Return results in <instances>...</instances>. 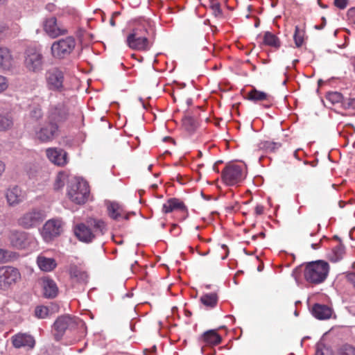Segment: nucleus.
I'll list each match as a JSON object with an SVG mask.
<instances>
[{
	"instance_id": "1",
	"label": "nucleus",
	"mask_w": 355,
	"mask_h": 355,
	"mask_svg": "<svg viewBox=\"0 0 355 355\" xmlns=\"http://www.w3.org/2000/svg\"><path fill=\"white\" fill-rule=\"evenodd\" d=\"M151 23L149 20L142 19L137 23L127 36L126 43L128 47L139 51H149L154 42L149 33Z\"/></svg>"
},
{
	"instance_id": "2",
	"label": "nucleus",
	"mask_w": 355,
	"mask_h": 355,
	"mask_svg": "<svg viewBox=\"0 0 355 355\" xmlns=\"http://www.w3.org/2000/svg\"><path fill=\"white\" fill-rule=\"evenodd\" d=\"M106 225L102 220L89 218L86 223H79L74 227V234L81 241L91 242L98 233L103 234Z\"/></svg>"
},
{
	"instance_id": "3",
	"label": "nucleus",
	"mask_w": 355,
	"mask_h": 355,
	"mask_svg": "<svg viewBox=\"0 0 355 355\" xmlns=\"http://www.w3.org/2000/svg\"><path fill=\"white\" fill-rule=\"evenodd\" d=\"M329 271V263L322 260H318L306 263L303 275L307 282L316 285L322 283L327 279Z\"/></svg>"
},
{
	"instance_id": "4",
	"label": "nucleus",
	"mask_w": 355,
	"mask_h": 355,
	"mask_svg": "<svg viewBox=\"0 0 355 355\" xmlns=\"http://www.w3.org/2000/svg\"><path fill=\"white\" fill-rule=\"evenodd\" d=\"M89 195L88 183L84 180H75L70 182L67 196L74 203L82 205L87 202Z\"/></svg>"
},
{
	"instance_id": "5",
	"label": "nucleus",
	"mask_w": 355,
	"mask_h": 355,
	"mask_svg": "<svg viewBox=\"0 0 355 355\" xmlns=\"http://www.w3.org/2000/svg\"><path fill=\"white\" fill-rule=\"evenodd\" d=\"M76 44V40L73 36L60 39L52 44L51 54L55 58L64 59L73 52Z\"/></svg>"
},
{
	"instance_id": "6",
	"label": "nucleus",
	"mask_w": 355,
	"mask_h": 355,
	"mask_svg": "<svg viewBox=\"0 0 355 355\" xmlns=\"http://www.w3.org/2000/svg\"><path fill=\"white\" fill-rule=\"evenodd\" d=\"M19 270L10 266H0V290L6 291L21 280Z\"/></svg>"
},
{
	"instance_id": "7",
	"label": "nucleus",
	"mask_w": 355,
	"mask_h": 355,
	"mask_svg": "<svg viewBox=\"0 0 355 355\" xmlns=\"http://www.w3.org/2000/svg\"><path fill=\"white\" fill-rule=\"evenodd\" d=\"M44 56L41 50L28 48L25 51L24 64L28 71L40 72L43 69Z\"/></svg>"
},
{
	"instance_id": "8",
	"label": "nucleus",
	"mask_w": 355,
	"mask_h": 355,
	"mask_svg": "<svg viewBox=\"0 0 355 355\" xmlns=\"http://www.w3.org/2000/svg\"><path fill=\"white\" fill-rule=\"evenodd\" d=\"M45 79L49 89L62 92L65 90L64 72L58 67H53L46 71Z\"/></svg>"
},
{
	"instance_id": "9",
	"label": "nucleus",
	"mask_w": 355,
	"mask_h": 355,
	"mask_svg": "<svg viewBox=\"0 0 355 355\" xmlns=\"http://www.w3.org/2000/svg\"><path fill=\"white\" fill-rule=\"evenodd\" d=\"M245 178V172L242 166L229 164L222 171V180L229 186L235 185Z\"/></svg>"
},
{
	"instance_id": "10",
	"label": "nucleus",
	"mask_w": 355,
	"mask_h": 355,
	"mask_svg": "<svg viewBox=\"0 0 355 355\" xmlns=\"http://www.w3.org/2000/svg\"><path fill=\"white\" fill-rule=\"evenodd\" d=\"M45 218L43 211L33 209L24 214L19 219L18 224L25 229H31L40 225Z\"/></svg>"
},
{
	"instance_id": "11",
	"label": "nucleus",
	"mask_w": 355,
	"mask_h": 355,
	"mask_svg": "<svg viewBox=\"0 0 355 355\" xmlns=\"http://www.w3.org/2000/svg\"><path fill=\"white\" fill-rule=\"evenodd\" d=\"M69 117V110L64 103H58L50 106L47 119L53 124H56L58 128L66 122Z\"/></svg>"
},
{
	"instance_id": "12",
	"label": "nucleus",
	"mask_w": 355,
	"mask_h": 355,
	"mask_svg": "<svg viewBox=\"0 0 355 355\" xmlns=\"http://www.w3.org/2000/svg\"><path fill=\"white\" fill-rule=\"evenodd\" d=\"M59 134V129L56 124L49 121L35 132V138L41 143H47L53 141Z\"/></svg>"
},
{
	"instance_id": "13",
	"label": "nucleus",
	"mask_w": 355,
	"mask_h": 355,
	"mask_svg": "<svg viewBox=\"0 0 355 355\" xmlns=\"http://www.w3.org/2000/svg\"><path fill=\"white\" fill-rule=\"evenodd\" d=\"M44 30L51 38H56L68 33L67 28L54 17L46 19L44 24Z\"/></svg>"
},
{
	"instance_id": "14",
	"label": "nucleus",
	"mask_w": 355,
	"mask_h": 355,
	"mask_svg": "<svg viewBox=\"0 0 355 355\" xmlns=\"http://www.w3.org/2000/svg\"><path fill=\"white\" fill-rule=\"evenodd\" d=\"M62 231V222L59 219H51L43 226L42 235L46 242L58 236Z\"/></svg>"
},
{
	"instance_id": "15",
	"label": "nucleus",
	"mask_w": 355,
	"mask_h": 355,
	"mask_svg": "<svg viewBox=\"0 0 355 355\" xmlns=\"http://www.w3.org/2000/svg\"><path fill=\"white\" fill-rule=\"evenodd\" d=\"M75 325L74 319L70 315H66L59 317L53 324L55 339L59 340L67 329L72 328Z\"/></svg>"
},
{
	"instance_id": "16",
	"label": "nucleus",
	"mask_w": 355,
	"mask_h": 355,
	"mask_svg": "<svg viewBox=\"0 0 355 355\" xmlns=\"http://www.w3.org/2000/svg\"><path fill=\"white\" fill-rule=\"evenodd\" d=\"M5 197L8 206L15 207L25 200L26 193L18 186H14L6 190Z\"/></svg>"
},
{
	"instance_id": "17",
	"label": "nucleus",
	"mask_w": 355,
	"mask_h": 355,
	"mask_svg": "<svg viewBox=\"0 0 355 355\" xmlns=\"http://www.w3.org/2000/svg\"><path fill=\"white\" fill-rule=\"evenodd\" d=\"M198 342L202 345L201 350L204 351L205 347H213L221 343L222 338L217 330L211 329L204 332L199 338Z\"/></svg>"
},
{
	"instance_id": "18",
	"label": "nucleus",
	"mask_w": 355,
	"mask_h": 355,
	"mask_svg": "<svg viewBox=\"0 0 355 355\" xmlns=\"http://www.w3.org/2000/svg\"><path fill=\"white\" fill-rule=\"evenodd\" d=\"M46 155L55 165L63 166L67 163V153L62 149L49 148L46 150Z\"/></svg>"
},
{
	"instance_id": "19",
	"label": "nucleus",
	"mask_w": 355,
	"mask_h": 355,
	"mask_svg": "<svg viewBox=\"0 0 355 355\" xmlns=\"http://www.w3.org/2000/svg\"><path fill=\"white\" fill-rule=\"evenodd\" d=\"M174 211H180L184 214V218L187 216L188 211L184 202L175 198H171L166 200L162 206V211L164 214L171 213Z\"/></svg>"
},
{
	"instance_id": "20",
	"label": "nucleus",
	"mask_w": 355,
	"mask_h": 355,
	"mask_svg": "<svg viewBox=\"0 0 355 355\" xmlns=\"http://www.w3.org/2000/svg\"><path fill=\"white\" fill-rule=\"evenodd\" d=\"M11 341L15 348L24 347L31 349L35 345L34 338L31 335L25 333H19L14 335L11 338Z\"/></svg>"
},
{
	"instance_id": "21",
	"label": "nucleus",
	"mask_w": 355,
	"mask_h": 355,
	"mask_svg": "<svg viewBox=\"0 0 355 355\" xmlns=\"http://www.w3.org/2000/svg\"><path fill=\"white\" fill-rule=\"evenodd\" d=\"M9 240L12 246L23 249L28 245V234L18 230H12L9 235Z\"/></svg>"
},
{
	"instance_id": "22",
	"label": "nucleus",
	"mask_w": 355,
	"mask_h": 355,
	"mask_svg": "<svg viewBox=\"0 0 355 355\" xmlns=\"http://www.w3.org/2000/svg\"><path fill=\"white\" fill-rule=\"evenodd\" d=\"M108 216L115 220H128L129 214L125 212L121 205L116 202H110L107 205Z\"/></svg>"
},
{
	"instance_id": "23",
	"label": "nucleus",
	"mask_w": 355,
	"mask_h": 355,
	"mask_svg": "<svg viewBox=\"0 0 355 355\" xmlns=\"http://www.w3.org/2000/svg\"><path fill=\"white\" fill-rule=\"evenodd\" d=\"M14 64V58L11 51L5 46L0 47V69L3 71L10 70Z\"/></svg>"
},
{
	"instance_id": "24",
	"label": "nucleus",
	"mask_w": 355,
	"mask_h": 355,
	"mask_svg": "<svg viewBox=\"0 0 355 355\" xmlns=\"http://www.w3.org/2000/svg\"><path fill=\"white\" fill-rule=\"evenodd\" d=\"M312 313L319 320H327L331 318L332 309L327 305L315 304L313 306Z\"/></svg>"
},
{
	"instance_id": "25",
	"label": "nucleus",
	"mask_w": 355,
	"mask_h": 355,
	"mask_svg": "<svg viewBox=\"0 0 355 355\" xmlns=\"http://www.w3.org/2000/svg\"><path fill=\"white\" fill-rule=\"evenodd\" d=\"M37 264L40 269L44 272H51L57 266V263L53 258H48L43 255L37 257Z\"/></svg>"
},
{
	"instance_id": "26",
	"label": "nucleus",
	"mask_w": 355,
	"mask_h": 355,
	"mask_svg": "<svg viewBox=\"0 0 355 355\" xmlns=\"http://www.w3.org/2000/svg\"><path fill=\"white\" fill-rule=\"evenodd\" d=\"M44 295L46 298H54L56 297L58 291L55 282L48 277L42 279Z\"/></svg>"
},
{
	"instance_id": "27",
	"label": "nucleus",
	"mask_w": 355,
	"mask_h": 355,
	"mask_svg": "<svg viewBox=\"0 0 355 355\" xmlns=\"http://www.w3.org/2000/svg\"><path fill=\"white\" fill-rule=\"evenodd\" d=\"M71 279L80 283H86L88 279L87 272L76 265H71L69 269Z\"/></svg>"
},
{
	"instance_id": "28",
	"label": "nucleus",
	"mask_w": 355,
	"mask_h": 355,
	"mask_svg": "<svg viewBox=\"0 0 355 355\" xmlns=\"http://www.w3.org/2000/svg\"><path fill=\"white\" fill-rule=\"evenodd\" d=\"M270 96L264 92L257 90L256 88L252 89L248 93V99L253 102L269 101Z\"/></svg>"
},
{
	"instance_id": "29",
	"label": "nucleus",
	"mask_w": 355,
	"mask_h": 355,
	"mask_svg": "<svg viewBox=\"0 0 355 355\" xmlns=\"http://www.w3.org/2000/svg\"><path fill=\"white\" fill-rule=\"evenodd\" d=\"M182 125L187 132H193L198 127V122L195 117L186 115L182 119Z\"/></svg>"
},
{
	"instance_id": "30",
	"label": "nucleus",
	"mask_w": 355,
	"mask_h": 355,
	"mask_svg": "<svg viewBox=\"0 0 355 355\" xmlns=\"http://www.w3.org/2000/svg\"><path fill=\"white\" fill-rule=\"evenodd\" d=\"M263 44L276 49H279L281 46L279 39L269 31L266 32L263 35Z\"/></svg>"
},
{
	"instance_id": "31",
	"label": "nucleus",
	"mask_w": 355,
	"mask_h": 355,
	"mask_svg": "<svg viewBox=\"0 0 355 355\" xmlns=\"http://www.w3.org/2000/svg\"><path fill=\"white\" fill-rule=\"evenodd\" d=\"M218 295L214 293L205 294L200 297L202 304L209 308L215 307L218 303Z\"/></svg>"
},
{
	"instance_id": "32",
	"label": "nucleus",
	"mask_w": 355,
	"mask_h": 355,
	"mask_svg": "<svg viewBox=\"0 0 355 355\" xmlns=\"http://www.w3.org/2000/svg\"><path fill=\"white\" fill-rule=\"evenodd\" d=\"M13 124V119L10 115L0 114V132H6L10 130Z\"/></svg>"
},
{
	"instance_id": "33",
	"label": "nucleus",
	"mask_w": 355,
	"mask_h": 355,
	"mask_svg": "<svg viewBox=\"0 0 355 355\" xmlns=\"http://www.w3.org/2000/svg\"><path fill=\"white\" fill-rule=\"evenodd\" d=\"M259 146L262 149H265L269 152H275L277 149L282 146V144L279 142H274L270 141H265L261 142Z\"/></svg>"
},
{
	"instance_id": "34",
	"label": "nucleus",
	"mask_w": 355,
	"mask_h": 355,
	"mask_svg": "<svg viewBox=\"0 0 355 355\" xmlns=\"http://www.w3.org/2000/svg\"><path fill=\"white\" fill-rule=\"evenodd\" d=\"M16 257L15 252L0 248V263L9 262Z\"/></svg>"
},
{
	"instance_id": "35",
	"label": "nucleus",
	"mask_w": 355,
	"mask_h": 355,
	"mask_svg": "<svg viewBox=\"0 0 355 355\" xmlns=\"http://www.w3.org/2000/svg\"><path fill=\"white\" fill-rule=\"evenodd\" d=\"M326 98L327 101L331 103L332 105L338 103L340 102L343 103V96L342 94L338 92H329L326 96Z\"/></svg>"
},
{
	"instance_id": "36",
	"label": "nucleus",
	"mask_w": 355,
	"mask_h": 355,
	"mask_svg": "<svg viewBox=\"0 0 355 355\" xmlns=\"http://www.w3.org/2000/svg\"><path fill=\"white\" fill-rule=\"evenodd\" d=\"M336 355H355V347L350 345H343L338 349Z\"/></svg>"
},
{
	"instance_id": "37",
	"label": "nucleus",
	"mask_w": 355,
	"mask_h": 355,
	"mask_svg": "<svg viewBox=\"0 0 355 355\" xmlns=\"http://www.w3.org/2000/svg\"><path fill=\"white\" fill-rule=\"evenodd\" d=\"M293 38L296 46L300 47L304 42V33L298 26H295Z\"/></svg>"
},
{
	"instance_id": "38",
	"label": "nucleus",
	"mask_w": 355,
	"mask_h": 355,
	"mask_svg": "<svg viewBox=\"0 0 355 355\" xmlns=\"http://www.w3.org/2000/svg\"><path fill=\"white\" fill-rule=\"evenodd\" d=\"M334 257L332 258L334 261H338L340 260L343 254H345V247L343 244H339L333 249Z\"/></svg>"
},
{
	"instance_id": "39",
	"label": "nucleus",
	"mask_w": 355,
	"mask_h": 355,
	"mask_svg": "<svg viewBox=\"0 0 355 355\" xmlns=\"http://www.w3.org/2000/svg\"><path fill=\"white\" fill-rule=\"evenodd\" d=\"M35 313L38 318H46L49 316V309L45 306H38L35 308Z\"/></svg>"
},
{
	"instance_id": "40",
	"label": "nucleus",
	"mask_w": 355,
	"mask_h": 355,
	"mask_svg": "<svg viewBox=\"0 0 355 355\" xmlns=\"http://www.w3.org/2000/svg\"><path fill=\"white\" fill-rule=\"evenodd\" d=\"M65 176L63 173H59L55 180L54 182V189L59 190L64 186L65 183Z\"/></svg>"
},
{
	"instance_id": "41",
	"label": "nucleus",
	"mask_w": 355,
	"mask_h": 355,
	"mask_svg": "<svg viewBox=\"0 0 355 355\" xmlns=\"http://www.w3.org/2000/svg\"><path fill=\"white\" fill-rule=\"evenodd\" d=\"M30 115L32 118L37 119V120L41 119L43 116V112H42L41 107H40V106L34 107L31 110V111L30 112Z\"/></svg>"
},
{
	"instance_id": "42",
	"label": "nucleus",
	"mask_w": 355,
	"mask_h": 355,
	"mask_svg": "<svg viewBox=\"0 0 355 355\" xmlns=\"http://www.w3.org/2000/svg\"><path fill=\"white\" fill-rule=\"evenodd\" d=\"M8 87V80L6 77L0 75V94L5 92Z\"/></svg>"
},
{
	"instance_id": "43",
	"label": "nucleus",
	"mask_w": 355,
	"mask_h": 355,
	"mask_svg": "<svg viewBox=\"0 0 355 355\" xmlns=\"http://www.w3.org/2000/svg\"><path fill=\"white\" fill-rule=\"evenodd\" d=\"M343 105L345 109L355 110V98H347L343 101Z\"/></svg>"
},
{
	"instance_id": "44",
	"label": "nucleus",
	"mask_w": 355,
	"mask_h": 355,
	"mask_svg": "<svg viewBox=\"0 0 355 355\" xmlns=\"http://www.w3.org/2000/svg\"><path fill=\"white\" fill-rule=\"evenodd\" d=\"M211 8L213 11L214 15L216 17H221L223 15L220 6L218 3H213L211 6Z\"/></svg>"
},
{
	"instance_id": "45",
	"label": "nucleus",
	"mask_w": 355,
	"mask_h": 355,
	"mask_svg": "<svg viewBox=\"0 0 355 355\" xmlns=\"http://www.w3.org/2000/svg\"><path fill=\"white\" fill-rule=\"evenodd\" d=\"M347 0H334V5L340 9H345L347 5Z\"/></svg>"
},
{
	"instance_id": "46",
	"label": "nucleus",
	"mask_w": 355,
	"mask_h": 355,
	"mask_svg": "<svg viewBox=\"0 0 355 355\" xmlns=\"http://www.w3.org/2000/svg\"><path fill=\"white\" fill-rule=\"evenodd\" d=\"M347 16L351 21L355 24V8H352L347 11Z\"/></svg>"
},
{
	"instance_id": "47",
	"label": "nucleus",
	"mask_w": 355,
	"mask_h": 355,
	"mask_svg": "<svg viewBox=\"0 0 355 355\" xmlns=\"http://www.w3.org/2000/svg\"><path fill=\"white\" fill-rule=\"evenodd\" d=\"M264 212V207L262 205H257L254 208V214L257 216L262 215Z\"/></svg>"
},
{
	"instance_id": "48",
	"label": "nucleus",
	"mask_w": 355,
	"mask_h": 355,
	"mask_svg": "<svg viewBox=\"0 0 355 355\" xmlns=\"http://www.w3.org/2000/svg\"><path fill=\"white\" fill-rule=\"evenodd\" d=\"M348 282L353 286L355 289V272L349 273L347 275Z\"/></svg>"
},
{
	"instance_id": "49",
	"label": "nucleus",
	"mask_w": 355,
	"mask_h": 355,
	"mask_svg": "<svg viewBox=\"0 0 355 355\" xmlns=\"http://www.w3.org/2000/svg\"><path fill=\"white\" fill-rule=\"evenodd\" d=\"M6 171V164L2 161L0 160V178L3 176V173Z\"/></svg>"
},
{
	"instance_id": "50",
	"label": "nucleus",
	"mask_w": 355,
	"mask_h": 355,
	"mask_svg": "<svg viewBox=\"0 0 355 355\" xmlns=\"http://www.w3.org/2000/svg\"><path fill=\"white\" fill-rule=\"evenodd\" d=\"M328 353V349H318L315 352V355H327L326 354Z\"/></svg>"
},
{
	"instance_id": "51",
	"label": "nucleus",
	"mask_w": 355,
	"mask_h": 355,
	"mask_svg": "<svg viewBox=\"0 0 355 355\" xmlns=\"http://www.w3.org/2000/svg\"><path fill=\"white\" fill-rule=\"evenodd\" d=\"M4 27H0V41H1L6 35Z\"/></svg>"
},
{
	"instance_id": "52",
	"label": "nucleus",
	"mask_w": 355,
	"mask_h": 355,
	"mask_svg": "<svg viewBox=\"0 0 355 355\" xmlns=\"http://www.w3.org/2000/svg\"><path fill=\"white\" fill-rule=\"evenodd\" d=\"M322 25H321V26H315V28H316L317 29H322V28L326 25V19H325L324 17H322Z\"/></svg>"
},
{
	"instance_id": "53",
	"label": "nucleus",
	"mask_w": 355,
	"mask_h": 355,
	"mask_svg": "<svg viewBox=\"0 0 355 355\" xmlns=\"http://www.w3.org/2000/svg\"><path fill=\"white\" fill-rule=\"evenodd\" d=\"M265 236H266L265 233H264V232H260L259 234H258L257 235H254V236H252V239H256V238H257L258 236L263 239V238H265Z\"/></svg>"
},
{
	"instance_id": "54",
	"label": "nucleus",
	"mask_w": 355,
	"mask_h": 355,
	"mask_svg": "<svg viewBox=\"0 0 355 355\" xmlns=\"http://www.w3.org/2000/svg\"><path fill=\"white\" fill-rule=\"evenodd\" d=\"M351 63H352V65L353 67V71H354V72L355 73V58L352 59Z\"/></svg>"
},
{
	"instance_id": "55",
	"label": "nucleus",
	"mask_w": 355,
	"mask_h": 355,
	"mask_svg": "<svg viewBox=\"0 0 355 355\" xmlns=\"http://www.w3.org/2000/svg\"><path fill=\"white\" fill-rule=\"evenodd\" d=\"M311 247L313 249L316 250L319 248V243H313L311 244Z\"/></svg>"
},
{
	"instance_id": "56",
	"label": "nucleus",
	"mask_w": 355,
	"mask_h": 355,
	"mask_svg": "<svg viewBox=\"0 0 355 355\" xmlns=\"http://www.w3.org/2000/svg\"><path fill=\"white\" fill-rule=\"evenodd\" d=\"M110 23L111 26H114L116 25V24H115V21H114V19H113V17H112V18L110 19Z\"/></svg>"
},
{
	"instance_id": "57",
	"label": "nucleus",
	"mask_w": 355,
	"mask_h": 355,
	"mask_svg": "<svg viewBox=\"0 0 355 355\" xmlns=\"http://www.w3.org/2000/svg\"><path fill=\"white\" fill-rule=\"evenodd\" d=\"M338 204H339V207L340 208H343L345 205V202L343 201H340Z\"/></svg>"
},
{
	"instance_id": "58",
	"label": "nucleus",
	"mask_w": 355,
	"mask_h": 355,
	"mask_svg": "<svg viewBox=\"0 0 355 355\" xmlns=\"http://www.w3.org/2000/svg\"><path fill=\"white\" fill-rule=\"evenodd\" d=\"M8 0H0V5H6Z\"/></svg>"
},
{
	"instance_id": "59",
	"label": "nucleus",
	"mask_w": 355,
	"mask_h": 355,
	"mask_svg": "<svg viewBox=\"0 0 355 355\" xmlns=\"http://www.w3.org/2000/svg\"><path fill=\"white\" fill-rule=\"evenodd\" d=\"M182 178V177L180 175H178L177 177H176V179L180 183L182 184L181 181H180V179Z\"/></svg>"
},
{
	"instance_id": "60",
	"label": "nucleus",
	"mask_w": 355,
	"mask_h": 355,
	"mask_svg": "<svg viewBox=\"0 0 355 355\" xmlns=\"http://www.w3.org/2000/svg\"><path fill=\"white\" fill-rule=\"evenodd\" d=\"M252 71H255V70L257 69L256 66H255V65H254V64H252Z\"/></svg>"
},
{
	"instance_id": "61",
	"label": "nucleus",
	"mask_w": 355,
	"mask_h": 355,
	"mask_svg": "<svg viewBox=\"0 0 355 355\" xmlns=\"http://www.w3.org/2000/svg\"><path fill=\"white\" fill-rule=\"evenodd\" d=\"M177 227V225H175V224H174V225H173V228H175V227Z\"/></svg>"
},
{
	"instance_id": "62",
	"label": "nucleus",
	"mask_w": 355,
	"mask_h": 355,
	"mask_svg": "<svg viewBox=\"0 0 355 355\" xmlns=\"http://www.w3.org/2000/svg\"><path fill=\"white\" fill-rule=\"evenodd\" d=\"M151 167H152V166L150 165L149 167H148V169L150 170Z\"/></svg>"
},
{
	"instance_id": "63",
	"label": "nucleus",
	"mask_w": 355,
	"mask_h": 355,
	"mask_svg": "<svg viewBox=\"0 0 355 355\" xmlns=\"http://www.w3.org/2000/svg\"><path fill=\"white\" fill-rule=\"evenodd\" d=\"M223 248H227V246H226L225 245H223Z\"/></svg>"
}]
</instances>
